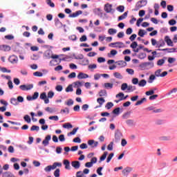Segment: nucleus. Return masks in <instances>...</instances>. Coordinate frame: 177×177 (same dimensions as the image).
Masks as SVG:
<instances>
[{"label":"nucleus","mask_w":177,"mask_h":177,"mask_svg":"<svg viewBox=\"0 0 177 177\" xmlns=\"http://www.w3.org/2000/svg\"><path fill=\"white\" fill-rule=\"evenodd\" d=\"M44 56L46 59H59V55L52 54V51L50 50L45 52Z\"/></svg>","instance_id":"obj_1"},{"label":"nucleus","mask_w":177,"mask_h":177,"mask_svg":"<svg viewBox=\"0 0 177 177\" xmlns=\"http://www.w3.org/2000/svg\"><path fill=\"white\" fill-rule=\"evenodd\" d=\"M147 5V0H141L136 3V8L140 9V8H143Z\"/></svg>","instance_id":"obj_2"},{"label":"nucleus","mask_w":177,"mask_h":177,"mask_svg":"<svg viewBox=\"0 0 177 177\" xmlns=\"http://www.w3.org/2000/svg\"><path fill=\"white\" fill-rule=\"evenodd\" d=\"M113 5L110 3H106L104 6V10L106 13H114L115 10H113Z\"/></svg>","instance_id":"obj_3"},{"label":"nucleus","mask_w":177,"mask_h":177,"mask_svg":"<svg viewBox=\"0 0 177 177\" xmlns=\"http://www.w3.org/2000/svg\"><path fill=\"white\" fill-rule=\"evenodd\" d=\"M162 70L161 69H158L156 71H155V75L156 77H166V75H168V72L164 71L161 73Z\"/></svg>","instance_id":"obj_4"},{"label":"nucleus","mask_w":177,"mask_h":177,"mask_svg":"<svg viewBox=\"0 0 177 177\" xmlns=\"http://www.w3.org/2000/svg\"><path fill=\"white\" fill-rule=\"evenodd\" d=\"M8 62L12 64H17V62H19V58H17V56L16 55H11L8 58Z\"/></svg>","instance_id":"obj_5"},{"label":"nucleus","mask_w":177,"mask_h":177,"mask_svg":"<svg viewBox=\"0 0 177 177\" xmlns=\"http://www.w3.org/2000/svg\"><path fill=\"white\" fill-rule=\"evenodd\" d=\"M34 88V85L32 84H28V86L26 84H22L19 86V88L21 91H30V89H32Z\"/></svg>","instance_id":"obj_6"},{"label":"nucleus","mask_w":177,"mask_h":177,"mask_svg":"<svg viewBox=\"0 0 177 177\" xmlns=\"http://www.w3.org/2000/svg\"><path fill=\"white\" fill-rule=\"evenodd\" d=\"M51 136L50 135H48L46 136L45 139L42 141V145L44 147H46L49 145V140H50Z\"/></svg>","instance_id":"obj_7"},{"label":"nucleus","mask_w":177,"mask_h":177,"mask_svg":"<svg viewBox=\"0 0 177 177\" xmlns=\"http://www.w3.org/2000/svg\"><path fill=\"white\" fill-rule=\"evenodd\" d=\"M77 78L78 80H85L86 78H89V75L81 72L77 75Z\"/></svg>","instance_id":"obj_8"},{"label":"nucleus","mask_w":177,"mask_h":177,"mask_svg":"<svg viewBox=\"0 0 177 177\" xmlns=\"http://www.w3.org/2000/svg\"><path fill=\"white\" fill-rule=\"evenodd\" d=\"M88 145L92 148L97 147V145H99V142L97 141L95 142L93 140H90L88 141Z\"/></svg>","instance_id":"obj_9"},{"label":"nucleus","mask_w":177,"mask_h":177,"mask_svg":"<svg viewBox=\"0 0 177 177\" xmlns=\"http://www.w3.org/2000/svg\"><path fill=\"white\" fill-rule=\"evenodd\" d=\"M158 50H162V52H165L166 50H167L168 53H174V52H176V48H158Z\"/></svg>","instance_id":"obj_10"},{"label":"nucleus","mask_w":177,"mask_h":177,"mask_svg":"<svg viewBox=\"0 0 177 177\" xmlns=\"http://www.w3.org/2000/svg\"><path fill=\"white\" fill-rule=\"evenodd\" d=\"M71 165H72V167H73V168H75V169H78L80 168V167H81V164L80 163V161H78V160H75V161L72 162Z\"/></svg>","instance_id":"obj_11"},{"label":"nucleus","mask_w":177,"mask_h":177,"mask_svg":"<svg viewBox=\"0 0 177 177\" xmlns=\"http://www.w3.org/2000/svg\"><path fill=\"white\" fill-rule=\"evenodd\" d=\"M132 171V168L127 167L122 170V173L123 174L124 176H128V174Z\"/></svg>","instance_id":"obj_12"},{"label":"nucleus","mask_w":177,"mask_h":177,"mask_svg":"<svg viewBox=\"0 0 177 177\" xmlns=\"http://www.w3.org/2000/svg\"><path fill=\"white\" fill-rule=\"evenodd\" d=\"M122 138V133H121V132H117L115 133V142H120Z\"/></svg>","instance_id":"obj_13"},{"label":"nucleus","mask_w":177,"mask_h":177,"mask_svg":"<svg viewBox=\"0 0 177 177\" xmlns=\"http://www.w3.org/2000/svg\"><path fill=\"white\" fill-rule=\"evenodd\" d=\"M1 50H3L4 52H9L11 48L10 46L8 45H1L0 46Z\"/></svg>","instance_id":"obj_14"},{"label":"nucleus","mask_w":177,"mask_h":177,"mask_svg":"<svg viewBox=\"0 0 177 177\" xmlns=\"http://www.w3.org/2000/svg\"><path fill=\"white\" fill-rule=\"evenodd\" d=\"M80 15H82V10L76 11L75 12H73V14L69 15L68 17H78Z\"/></svg>","instance_id":"obj_15"},{"label":"nucleus","mask_w":177,"mask_h":177,"mask_svg":"<svg viewBox=\"0 0 177 177\" xmlns=\"http://www.w3.org/2000/svg\"><path fill=\"white\" fill-rule=\"evenodd\" d=\"M147 110H149V111H153V113H161V111H162L161 109H154V107L153 106L148 107Z\"/></svg>","instance_id":"obj_16"},{"label":"nucleus","mask_w":177,"mask_h":177,"mask_svg":"<svg viewBox=\"0 0 177 177\" xmlns=\"http://www.w3.org/2000/svg\"><path fill=\"white\" fill-rule=\"evenodd\" d=\"M128 16V11L125 12L124 14L118 17V21H121V20H124V19H127Z\"/></svg>","instance_id":"obj_17"},{"label":"nucleus","mask_w":177,"mask_h":177,"mask_svg":"<svg viewBox=\"0 0 177 177\" xmlns=\"http://www.w3.org/2000/svg\"><path fill=\"white\" fill-rule=\"evenodd\" d=\"M106 102L104 98L103 97H100L97 99V103L100 104V107H102L103 106V104Z\"/></svg>","instance_id":"obj_18"},{"label":"nucleus","mask_w":177,"mask_h":177,"mask_svg":"<svg viewBox=\"0 0 177 177\" xmlns=\"http://www.w3.org/2000/svg\"><path fill=\"white\" fill-rule=\"evenodd\" d=\"M165 41L168 46H174V42H172V40L169 39V37H165Z\"/></svg>","instance_id":"obj_19"},{"label":"nucleus","mask_w":177,"mask_h":177,"mask_svg":"<svg viewBox=\"0 0 177 177\" xmlns=\"http://www.w3.org/2000/svg\"><path fill=\"white\" fill-rule=\"evenodd\" d=\"M98 95L100 97L103 96H107V91L104 89L100 90V92L98 93Z\"/></svg>","instance_id":"obj_20"},{"label":"nucleus","mask_w":177,"mask_h":177,"mask_svg":"<svg viewBox=\"0 0 177 177\" xmlns=\"http://www.w3.org/2000/svg\"><path fill=\"white\" fill-rule=\"evenodd\" d=\"M64 165H65V169H71L70 161H68V160H64Z\"/></svg>","instance_id":"obj_21"},{"label":"nucleus","mask_w":177,"mask_h":177,"mask_svg":"<svg viewBox=\"0 0 177 177\" xmlns=\"http://www.w3.org/2000/svg\"><path fill=\"white\" fill-rule=\"evenodd\" d=\"M133 91H136V86L132 85L127 86V92H133Z\"/></svg>","instance_id":"obj_22"},{"label":"nucleus","mask_w":177,"mask_h":177,"mask_svg":"<svg viewBox=\"0 0 177 177\" xmlns=\"http://www.w3.org/2000/svg\"><path fill=\"white\" fill-rule=\"evenodd\" d=\"M147 84V82L146 81V80H141L139 82H138V86H146V84Z\"/></svg>","instance_id":"obj_23"},{"label":"nucleus","mask_w":177,"mask_h":177,"mask_svg":"<svg viewBox=\"0 0 177 177\" xmlns=\"http://www.w3.org/2000/svg\"><path fill=\"white\" fill-rule=\"evenodd\" d=\"M107 154H109V152L104 151L102 156L100 158V162L102 161H104L106 160V157H107Z\"/></svg>","instance_id":"obj_24"},{"label":"nucleus","mask_w":177,"mask_h":177,"mask_svg":"<svg viewBox=\"0 0 177 177\" xmlns=\"http://www.w3.org/2000/svg\"><path fill=\"white\" fill-rule=\"evenodd\" d=\"M78 129H80V128H78V127L74 128L72 131L68 133L67 136H71V135H75V133H77V131H78Z\"/></svg>","instance_id":"obj_25"},{"label":"nucleus","mask_w":177,"mask_h":177,"mask_svg":"<svg viewBox=\"0 0 177 177\" xmlns=\"http://www.w3.org/2000/svg\"><path fill=\"white\" fill-rule=\"evenodd\" d=\"M62 127L64 129H70L73 128V124H71L69 122H67V123L64 124Z\"/></svg>","instance_id":"obj_26"},{"label":"nucleus","mask_w":177,"mask_h":177,"mask_svg":"<svg viewBox=\"0 0 177 177\" xmlns=\"http://www.w3.org/2000/svg\"><path fill=\"white\" fill-rule=\"evenodd\" d=\"M114 77L118 78V80H122V75L118 72H115L113 73Z\"/></svg>","instance_id":"obj_27"},{"label":"nucleus","mask_w":177,"mask_h":177,"mask_svg":"<svg viewBox=\"0 0 177 177\" xmlns=\"http://www.w3.org/2000/svg\"><path fill=\"white\" fill-rule=\"evenodd\" d=\"M3 177H15V175H13L10 171H6L3 174Z\"/></svg>","instance_id":"obj_28"},{"label":"nucleus","mask_w":177,"mask_h":177,"mask_svg":"<svg viewBox=\"0 0 177 177\" xmlns=\"http://www.w3.org/2000/svg\"><path fill=\"white\" fill-rule=\"evenodd\" d=\"M116 10H118V12L122 13L124 10H125V7L124 6H119L116 8Z\"/></svg>","instance_id":"obj_29"},{"label":"nucleus","mask_w":177,"mask_h":177,"mask_svg":"<svg viewBox=\"0 0 177 177\" xmlns=\"http://www.w3.org/2000/svg\"><path fill=\"white\" fill-rule=\"evenodd\" d=\"M113 86V83H105L104 84V88H106V89H112Z\"/></svg>","instance_id":"obj_30"},{"label":"nucleus","mask_w":177,"mask_h":177,"mask_svg":"<svg viewBox=\"0 0 177 177\" xmlns=\"http://www.w3.org/2000/svg\"><path fill=\"white\" fill-rule=\"evenodd\" d=\"M156 76L155 75H151L148 80L149 84H153V81L156 80Z\"/></svg>","instance_id":"obj_31"},{"label":"nucleus","mask_w":177,"mask_h":177,"mask_svg":"<svg viewBox=\"0 0 177 177\" xmlns=\"http://www.w3.org/2000/svg\"><path fill=\"white\" fill-rule=\"evenodd\" d=\"M10 103L11 104H13V106H17L19 104L17 99L16 98H11Z\"/></svg>","instance_id":"obj_32"},{"label":"nucleus","mask_w":177,"mask_h":177,"mask_svg":"<svg viewBox=\"0 0 177 177\" xmlns=\"http://www.w3.org/2000/svg\"><path fill=\"white\" fill-rule=\"evenodd\" d=\"M118 66L120 67H125L127 66V62L125 61H118Z\"/></svg>","instance_id":"obj_33"},{"label":"nucleus","mask_w":177,"mask_h":177,"mask_svg":"<svg viewBox=\"0 0 177 177\" xmlns=\"http://www.w3.org/2000/svg\"><path fill=\"white\" fill-rule=\"evenodd\" d=\"M146 53H140L138 55V59H146Z\"/></svg>","instance_id":"obj_34"},{"label":"nucleus","mask_w":177,"mask_h":177,"mask_svg":"<svg viewBox=\"0 0 177 177\" xmlns=\"http://www.w3.org/2000/svg\"><path fill=\"white\" fill-rule=\"evenodd\" d=\"M144 102H146V97L142 98L140 100H138L135 106H140Z\"/></svg>","instance_id":"obj_35"},{"label":"nucleus","mask_w":177,"mask_h":177,"mask_svg":"<svg viewBox=\"0 0 177 177\" xmlns=\"http://www.w3.org/2000/svg\"><path fill=\"white\" fill-rule=\"evenodd\" d=\"M46 2L50 8H55V3L52 2V0H46Z\"/></svg>","instance_id":"obj_36"},{"label":"nucleus","mask_w":177,"mask_h":177,"mask_svg":"<svg viewBox=\"0 0 177 177\" xmlns=\"http://www.w3.org/2000/svg\"><path fill=\"white\" fill-rule=\"evenodd\" d=\"M24 120L28 122V124H30V122H31V118H30V115H26L24 117Z\"/></svg>","instance_id":"obj_37"},{"label":"nucleus","mask_w":177,"mask_h":177,"mask_svg":"<svg viewBox=\"0 0 177 177\" xmlns=\"http://www.w3.org/2000/svg\"><path fill=\"white\" fill-rule=\"evenodd\" d=\"M113 106H114V104H113V102H108L105 105V108L107 109V110H110V109H111V107H113Z\"/></svg>","instance_id":"obj_38"},{"label":"nucleus","mask_w":177,"mask_h":177,"mask_svg":"<svg viewBox=\"0 0 177 177\" xmlns=\"http://www.w3.org/2000/svg\"><path fill=\"white\" fill-rule=\"evenodd\" d=\"M54 176L60 177V169H56L54 171Z\"/></svg>","instance_id":"obj_39"},{"label":"nucleus","mask_w":177,"mask_h":177,"mask_svg":"<svg viewBox=\"0 0 177 177\" xmlns=\"http://www.w3.org/2000/svg\"><path fill=\"white\" fill-rule=\"evenodd\" d=\"M74 89L73 88V85H68L66 88V92H73Z\"/></svg>","instance_id":"obj_40"},{"label":"nucleus","mask_w":177,"mask_h":177,"mask_svg":"<svg viewBox=\"0 0 177 177\" xmlns=\"http://www.w3.org/2000/svg\"><path fill=\"white\" fill-rule=\"evenodd\" d=\"M120 108L118 107V108L113 109L112 113H113V114H116V115H118L120 114Z\"/></svg>","instance_id":"obj_41"},{"label":"nucleus","mask_w":177,"mask_h":177,"mask_svg":"<svg viewBox=\"0 0 177 177\" xmlns=\"http://www.w3.org/2000/svg\"><path fill=\"white\" fill-rule=\"evenodd\" d=\"M143 66L145 67H147L148 66H150L151 67H154V63L153 62H145L143 64Z\"/></svg>","instance_id":"obj_42"},{"label":"nucleus","mask_w":177,"mask_h":177,"mask_svg":"<svg viewBox=\"0 0 177 177\" xmlns=\"http://www.w3.org/2000/svg\"><path fill=\"white\" fill-rule=\"evenodd\" d=\"M164 63H165V59H161L158 60L157 65L158 66H162V64H164Z\"/></svg>","instance_id":"obj_43"},{"label":"nucleus","mask_w":177,"mask_h":177,"mask_svg":"<svg viewBox=\"0 0 177 177\" xmlns=\"http://www.w3.org/2000/svg\"><path fill=\"white\" fill-rule=\"evenodd\" d=\"M74 104V101L73 100L69 99L68 101L66 102V106H73Z\"/></svg>","instance_id":"obj_44"},{"label":"nucleus","mask_w":177,"mask_h":177,"mask_svg":"<svg viewBox=\"0 0 177 177\" xmlns=\"http://www.w3.org/2000/svg\"><path fill=\"white\" fill-rule=\"evenodd\" d=\"M126 71L128 74H130V75H133V74H135V71H133V69L127 68L126 69Z\"/></svg>","instance_id":"obj_45"},{"label":"nucleus","mask_w":177,"mask_h":177,"mask_svg":"<svg viewBox=\"0 0 177 177\" xmlns=\"http://www.w3.org/2000/svg\"><path fill=\"white\" fill-rule=\"evenodd\" d=\"M113 145H114V142H111L109 145L107 146V150H109V151H113Z\"/></svg>","instance_id":"obj_46"},{"label":"nucleus","mask_w":177,"mask_h":177,"mask_svg":"<svg viewBox=\"0 0 177 177\" xmlns=\"http://www.w3.org/2000/svg\"><path fill=\"white\" fill-rule=\"evenodd\" d=\"M108 32L110 34V35H113L117 32V30H115V29L110 28L109 29Z\"/></svg>","instance_id":"obj_47"},{"label":"nucleus","mask_w":177,"mask_h":177,"mask_svg":"<svg viewBox=\"0 0 177 177\" xmlns=\"http://www.w3.org/2000/svg\"><path fill=\"white\" fill-rule=\"evenodd\" d=\"M113 157H114V153H111L107 157L106 162H109L110 161H111V158H113Z\"/></svg>","instance_id":"obj_48"},{"label":"nucleus","mask_w":177,"mask_h":177,"mask_svg":"<svg viewBox=\"0 0 177 177\" xmlns=\"http://www.w3.org/2000/svg\"><path fill=\"white\" fill-rule=\"evenodd\" d=\"M102 169H103L102 167H100L97 169V174H98V175H100V176H102L103 175V173H102Z\"/></svg>","instance_id":"obj_49"},{"label":"nucleus","mask_w":177,"mask_h":177,"mask_svg":"<svg viewBox=\"0 0 177 177\" xmlns=\"http://www.w3.org/2000/svg\"><path fill=\"white\" fill-rule=\"evenodd\" d=\"M121 89L122 91H126V89H128V84L127 83H123L121 86Z\"/></svg>","instance_id":"obj_50"},{"label":"nucleus","mask_w":177,"mask_h":177,"mask_svg":"<svg viewBox=\"0 0 177 177\" xmlns=\"http://www.w3.org/2000/svg\"><path fill=\"white\" fill-rule=\"evenodd\" d=\"M33 75H35V77H42L44 74L41 72L37 71L33 73Z\"/></svg>","instance_id":"obj_51"},{"label":"nucleus","mask_w":177,"mask_h":177,"mask_svg":"<svg viewBox=\"0 0 177 177\" xmlns=\"http://www.w3.org/2000/svg\"><path fill=\"white\" fill-rule=\"evenodd\" d=\"M130 47L132 48V49H136V48L138 47V42L133 41V42L131 44Z\"/></svg>","instance_id":"obj_52"},{"label":"nucleus","mask_w":177,"mask_h":177,"mask_svg":"<svg viewBox=\"0 0 177 177\" xmlns=\"http://www.w3.org/2000/svg\"><path fill=\"white\" fill-rule=\"evenodd\" d=\"M56 91H57V92H62L63 91V86L62 85H57L55 87Z\"/></svg>","instance_id":"obj_53"},{"label":"nucleus","mask_w":177,"mask_h":177,"mask_svg":"<svg viewBox=\"0 0 177 177\" xmlns=\"http://www.w3.org/2000/svg\"><path fill=\"white\" fill-rule=\"evenodd\" d=\"M138 35L139 37H145V30L140 29L138 31Z\"/></svg>","instance_id":"obj_54"},{"label":"nucleus","mask_w":177,"mask_h":177,"mask_svg":"<svg viewBox=\"0 0 177 177\" xmlns=\"http://www.w3.org/2000/svg\"><path fill=\"white\" fill-rule=\"evenodd\" d=\"M49 120H53L54 121H59V117L57 115L50 116Z\"/></svg>","instance_id":"obj_55"},{"label":"nucleus","mask_w":177,"mask_h":177,"mask_svg":"<svg viewBox=\"0 0 177 177\" xmlns=\"http://www.w3.org/2000/svg\"><path fill=\"white\" fill-rule=\"evenodd\" d=\"M30 131H39V127L33 125L31 127Z\"/></svg>","instance_id":"obj_56"},{"label":"nucleus","mask_w":177,"mask_h":177,"mask_svg":"<svg viewBox=\"0 0 177 177\" xmlns=\"http://www.w3.org/2000/svg\"><path fill=\"white\" fill-rule=\"evenodd\" d=\"M145 95H147V96H150L151 95H154V90H150L149 91H147L145 93Z\"/></svg>","instance_id":"obj_57"},{"label":"nucleus","mask_w":177,"mask_h":177,"mask_svg":"<svg viewBox=\"0 0 177 177\" xmlns=\"http://www.w3.org/2000/svg\"><path fill=\"white\" fill-rule=\"evenodd\" d=\"M53 96H55V93H53V91H49L48 93V97L49 99H52V97H53Z\"/></svg>","instance_id":"obj_58"},{"label":"nucleus","mask_w":177,"mask_h":177,"mask_svg":"<svg viewBox=\"0 0 177 177\" xmlns=\"http://www.w3.org/2000/svg\"><path fill=\"white\" fill-rule=\"evenodd\" d=\"M86 35H83L80 38V42H85L86 41Z\"/></svg>","instance_id":"obj_59"},{"label":"nucleus","mask_w":177,"mask_h":177,"mask_svg":"<svg viewBox=\"0 0 177 177\" xmlns=\"http://www.w3.org/2000/svg\"><path fill=\"white\" fill-rule=\"evenodd\" d=\"M77 74L75 72H73L71 74L68 75V78H75Z\"/></svg>","instance_id":"obj_60"},{"label":"nucleus","mask_w":177,"mask_h":177,"mask_svg":"<svg viewBox=\"0 0 177 177\" xmlns=\"http://www.w3.org/2000/svg\"><path fill=\"white\" fill-rule=\"evenodd\" d=\"M69 39H71V41H77V35H73L69 36Z\"/></svg>","instance_id":"obj_61"},{"label":"nucleus","mask_w":177,"mask_h":177,"mask_svg":"<svg viewBox=\"0 0 177 177\" xmlns=\"http://www.w3.org/2000/svg\"><path fill=\"white\" fill-rule=\"evenodd\" d=\"M80 147L84 150V149H88V145L86 143H82L80 145Z\"/></svg>","instance_id":"obj_62"},{"label":"nucleus","mask_w":177,"mask_h":177,"mask_svg":"<svg viewBox=\"0 0 177 177\" xmlns=\"http://www.w3.org/2000/svg\"><path fill=\"white\" fill-rule=\"evenodd\" d=\"M59 142H64V140H66V138H64V135L61 134L59 136Z\"/></svg>","instance_id":"obj_63"},{"label":"nucleus","mask_w":177,"mask_h":177,"mask_svg":"<svg viewBox=\"0 0 177 177\" xmlns=\"http://www.w3.org/2000/svg\"><path fill=\"white\" fill-rule=\"evenodd\" d=\"M167 10L169 12H173L174 11V6L172 5H168L167 6Z\"/></svg>","instance_id":"obj_64"}]
</instances>
